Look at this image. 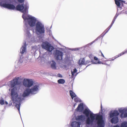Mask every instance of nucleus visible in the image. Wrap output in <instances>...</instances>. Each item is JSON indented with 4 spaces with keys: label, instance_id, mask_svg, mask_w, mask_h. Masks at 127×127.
<instances>
[{
    "label": "nucleus",
    "instance_id": "obj_6",
    "mask_svg": "<svg viewBox=\"0 0 127 127\" xmlns=\"http://www.w3.org/2000/svg\"><path fill=\"white\" fill-rule=\"evenodd\" d=\"M41 46L43 48L50 52H51L54 49L53 47L47 42H43Z\"/></svg>",
    "mask_w": 127,
    "mask_h": 127
},
{
    "label": "nucleus",
    "instance_id": "obj_29",
    "mask_svg": "<svg viewBox=\"0 0 127 127\" xmlns=\"http://www.w3.org/2000/svg\"><path fill=\"white\" fill-rule=\"evenodd\" d=\"M99 54L100 55H101V56H102L104 58H105V57H104V55H103V54L102 53V52H101V51H100L99 52Z\"/></svg>",
    "mask_w": 127,
    "mask_h": 127
},
{
    "label": "nucleus",
    "instance_id": "obj_10",
    "mask_svg": "<svg viewBox=\"0 0 127 127\" xmlns=\"http://www.w3.org/2000/svg\"><path fill=\"white\" fill-rule=\"evenodd\" d=\"M19 77L15 78L10 82L9 85L11 88L14 87L18 83Z\"/></svg>",
    "mask_w": 127,
    "mask_h": 127
},
{
    "label": "nucleus",
    "instance_id": "obj_9",
    "mask_svg": "<svg viewBox=\"0 0 127 127\" xmlns=\"http://www.w3.org/2000/svg\"><path fill=\"white\" fill-rule=\"evenodd\" d=\"M1 6L4 8L10 9L14 10L15 9V6L11 4L3 3L1 4Z\"/></svg>",
    "mask_w": 127,
    "mask_h": 127
},
{
    "label": "nucleus",
    "instance_id": "obj_28",
    "mask_svg": "<svg viewBox=\"0 0 127 127\" xmlns=\"http://www.w3.org/2000/svg\"><path fill=\"white\" fill-rule=\"evenodd\" d=\"M77 71V70L76 68H74L73 69V71H71V74L72 75H73Z\"/></svg>",
    "mask_w": 127,
    "mask_h": 127
},
{
    "label": "nucleus",
    "instance_id": "obj_11",
    "mask_svg": "<svg viewBox=\"0 0 127 127\" xmlns=\"http://www.w3.org/2000/svg\"><path fill=\"white\" fill-rule=\"evenodd\" d=\"M115 4L117 5L118 8H121L123 6V3L125 2L121 0H114Z\"/></svg>",
    "mask_w": 127,
    "mask_h": 127
},
{
    "label": "nucleus",
    "instance_id": "obj_23",
    "mask_svg": "<svg viewBox=\"0 0 127 127\" xmlns=\"http://www.w3.org/2000/svg\"><path fill=\"white\" fill-rule=\"evenodd\" d=\"M94 60L95 61H96L94 63L95 64H103L102 63V62H100L99 61V60H98V58L96 57H94Z\"/></svg>",
    "mask_w": 127,
    "mask_h": 127
},
{
    "label": "nucleus",
    "instance_id": "obj_2",
    "mask_svg": "<svg viewBox=\"0 0 127 127\" xmlns=\"http://www.w3.org/2000/svg\"><path fill=\"white\" fill-rule=\"evenodd\" d=\"M22 17L24 20H28V24L31 27H33L35 25L36 32L40 34L44 33H45V28L44 25L39 22H37L35 24L36 20L34 17L29 15L26 16L24 15H23Z\"/></svg>",
    "mask_w": 127,
    "mask_h": 127
},
{
    "label": "nucleus",
    "instance_id": "obj_22",
    "mask_svg": "<svg viewBox=\"0 0 127 127\" xmlns=\"http://www.w3.org/2000/svg\"><path fill=\"white\" fill-rule=\"evenodd\" d=\"M69 93L72 99H73L74 97H76V95L71 90H70L69 91Z\"/></svg>",
    "mask_w": 127,
    "mask_h": 127
},
{
    "label": "nucleus",
    "instance_id": "obj_21",
    "mask_svg": "<svg viewBox=\"0 0 127 127\" xmlns=\"http://www.w3.org/2000/svg\"><path fill=\"white\" fill-rule=\"evenodd\" d=\"M78 64L79 65L82 64H85V63L84 58H81L78 61Z\"/></svg>",
    "mask_w": 127,
    "mask_h": 127
},
{
    "label": "nucleus",
    "instance_id": "obj_35",
    "mask_svg": "<svg viewBox=\"0 0 127 127\" xmlns=\"http://www.w3.org/2000/svg\"><path fill=\"white\" fill-rule=\"evenodd\" d=\"M5 103L7 105V104H8V103L7 101H5Z\"/></svg>",
    "mask_w": 127,
    "mask_h": 127
},
{
    "label": "nucleus",
    "instance_id": "obj_15",
    "mask_svg": "<svg viewBox=\"0 0 127 127\" xmlns=\"http://www.w3.org/2000/svg\"><path fill=\"white\" fill-rule=\"evenodd\" d=\"M81 124L80 122H74L72 123L71 126L72 127H80Z\"/></svg>",
    "mask_w": 127,
    "mask_h": 127
},
{
    "label": "nucleus",
    "instance_id": "obj_14",
    "mask_svg": "<svg viewBox=\"0 0 127 127\" xmlns=\"http://www.w3.org/2000/svg\"><path fill=\"white\" fill-rule=\"evenodd\" d=\"M119 113L117 110H115L113 112L110 113L109 115L110 118H111L114 116H116L119 115Z\"/></svg>",
    "mask_w": 127,
    "mask_h": 127
},
{
    "label": "nucleus",
    "instance_id": "obj_30",
    "mask_svg": "<svg viewBox=\"0 0 127 127\" xmlns=\"http://www.w3.org/2000/svg\"><path fill=\"white\" fill-rule=\"evenodd\" d=\"M74 101L76 102H77L79 101V99L77 97H76L74 98Z\"/></svg>",
    "mask_w": 127,
    "mask_h": 127
},
{
    "label": "nucleus",
    "instance_id": "obj_13",
    "mask_svg": "<svg viewBox=\"0 0 127 127\" xmlns=\"http://www.w3.org/2000/svg\"><path fill=\"white\" fill-rule=\"evenodd\" d=\"M119 111L120 113H121L120 115L121 118H125L127 117V113L125 112V110L119 109Z\"/></svg>",
    "mask_w": 127,
    "mask_h": 127
},
{
    "label": "nucleus",
    "instance_id": "obj_8",
    "mask_svg": "<svg viewBox=\"0 0 127 127\" xmlns=\"http://www.w3.org/2000/svg\"><path fill=\"white\" fill-rule=\"evenodd\" d=\"M33 81L31 80L28 79H24L23 84L26 87H30L33 85Z\"/></svg>",
    "mask_w": 127,
    "mask_h": 127
},
{
    "label": "nucleus",
    "instance_id": "obj_31",
    "mask_svg": "<svg viewBox=\"0 0 127 127\" xmlns=\"http://www.w3.org/2000/svg\"><path fill=\"white\" fill-rule=\"evenodd\" d=\"M91 63V62L90 61H89V60L85 62V64H88L89 63Z\"/></svg>",
    "mask_w": 127,
    "mask_h": 127
},
{
    "label": "nucleus",
    "instance_id": "obj_33",
    "mask_svg": "<svg viewBox=\"0 0 127 127\" xmlns=\"http://www.w3.org/2000/svg\"><path fill=\"white\" fill-rule=\"evenodd\" d=\"M93 55L91 54H90L89 55V57L91 59H92L93 58Z\"/></svg>",
    "mask_w": 127,
    "mask_h": 127
},
{
    "label": "nucleus",
    "instance_id": "obj_27",
    "mask_svg": "<svg viewBox=\"0 0 127 127\" xmlns=\"http://www.w3.org/2000/svg\"><path fill=\"white\" fill-rule=\"evenodd\" d=\"M4 99H2L0 100V104L1 105H3L4 104Z\"/></svg>",
    "mask_w": 127,
    "mask_h": 127
},
{
    "label": "nucleus",
    "instance_id": "obj_19",
    "mask_svg": "<svg viewBox=\"0 0 127 127\" xmlns=\"http://www.w3.org/2000/svg\"><path fill=\"white\" fill-rule=\"evenodd\" d=\"M83 109V105L81 103H80L78 106L77 108L76 109V110L77 111H81Z\"/></svg>",
    "mask_w": 127,
    "mask_h": 127
},
{
    "label": "nucleus",
    "instance_id": "obj_34",
    "mask_svg": "<svg viewBox=\"0 0 127 127\" xmlns=\"http://www.w3.org/2000/svg\"><path fill=\"white\" fill-rule=\"evenodd\" d=\"M114 127H119V126L117 125L114 126Z\"/></svg>",
    "mask_w": 127,
    "mask_h": 127
},
{
    "label": "nucleus",
    "instance_id": "obj_32",
    "mask_svg": "<svg viewBox=\"0 0 127 127\" xmlns=\"http://www.w3.org/2000/svg\"><path fill=\"white\" fill-rule=\"evenodd\" d=\"M20 3H22L24 2V0H17Z\"/></svg>",
    "mask_w": 127,
    "mask_h": 127
},
{
    "label": "nucleus",
    "instance_id": "obj_7",
    "mask_svg": "<svg viewBox=\"0 0 127 127\" xmlns=\"http://www.w3.org/2000/svg\"><path fill=\"white\" fill-rule=\"evenodd\" d=\"M63 55V54L62 52L58 50H57L55 56L57 60H61L62 59Z\"/></svg>",
    "mask_w": 127,
    "mask_h": 127
},
{
    "label": "nucleus",
    "instance_id": "obj_4",
    "mask_svg": "<svg viewBox=\"0 0 127 127\" xmlns=\"http://www.w3.org/2000/svg\"><path fill=\"white\" fill-rule=\"evenodd\" d=\"M39 87V85H34L31 89L28 88L26 89L24 91L22 95V96L25 97L28 96L30 93L31 94L36 93L38 90Z\"/></svg>",
    "mask_w": 127,
    "mask_h": 127
},
{
    "label": "nucleus",
    "instance_id": "obj_16",
    "mask_svg": "<svg viewBox=\"0 0 127 127\" xmlns=\"http://www.w3.org/2000/svg\"><path fill=\"white\" fill-rule=\"evenodd\" d=\"M119 121V119L118 117L113 118L111 120V122L112 123L116 124Z\"/></svg>",
    "mask_w": 127,
    "mask_h": 127
},
{
    "label": "nucleus",
    "instance_id": "obj_5",
    "mask_svg": "<svg viewBox=\"0 0 127 127\" xmlns=\"http://www.w3.org/2000/svg\"><path fill=\"white\" fill-rule=\"evenodd\" d=\"M17 10L21 11L23 13H26L29 8V6L27 4L25 5L24 6L23 4H19L17 5L16 7Z\"/></svg>",
    "mask_w": 127,
    "mask_h": 127
},
{
    "label": "nucleus",
    "instance_id": "obj_18",
    "mask_svg": "<svg viewBox=\"0 0 127 127\" xmlns=\"http://www.w3.org/2000/svg\"><path fill=\"white\" fill-rule=\"evenodd\" d=\"M50 62L51 64V68L53 69H56V63L53 60L51 61Z\"/></svg>",
    "mask_w": 127,
    "mask_h": 127
},
{
    "label": "nucleus",
    "instance_id": "obj_37",
    "mask_svg": "<svg viewBox=\"0 0 127 127\" xmlns=\"http://www.w3.org/2000/svg\"><path fill=\"white\" fill-rule=\"evenodd\" d=\"M101 109H102V106H101Z\"/></svg>",
    "mask_w": 127,
    "mask_h": 127
},
{
    "label": "nucleus",
    "instance_id": "obj_36",
    "mask_svg": "<svg viewBox=\"0 0 127 127\" xmlns=\"http://www.w3.org/2000/svg\"><path fill=\"white\" fill-rule=\"evenodd\" d=\"M60 75H61V76H59V77H62V75L60 74Z\"/></svg>",
    "mask_w": 127,
    "mask_h": 127
},
{
    "label": "nucleus",
    "instance_id": "obj_17",
    "mask_svg": "<svg viewBox=\"0 0 127 127\" xmlns=\"http://www.w3.org/2000/svg\"><path fill=\"white\" fill-rule=\"evenodd\" d=\"M127 53V50L123 52H122L120 54H119L118 55L116 56H114L113 58H114V59H112L111 60L113 61L114 59H116V58H118V57L123 55L126 54Z\"/></svg>",
    "mask_w": 127,
    "mask_h": 127
},
{
    "label": "nucleus",
    "instance_id": "obj_1",
    "mask_svg": "<svg viewBox=\"0 0 127 127\" xmlns=\"http://www.w3.org/2000/svg\"><path fill=\"white\" fill-rule=\"evenodd\" d=\"M83 113L88 117L86 120V123L88 125L92 124L95 119L97 121V124L99 127H104V122L103 120V116L98 114H94L88 109H85L83 112Z\"/></svg>",
    "mask_w": 127,
    "mask_h": 127
},
{
    "label": "nucleus",
    "instance_id": "obj_3",
    "mask_svg": "<svg viewBox=\"0 0 127 127\" xmlns=\"http://www.w3.org/2000/svg\"><path fill=\"white\" fill-rule=\"evenodd\" d=\"M17 89L16 87H14L12 89L11 93V99L14 103H17L16 104L15 106L17 108L19 112H20V107L21 99V98L18 97L17 92Z\"/></svg>",
    "mask_w": 127,
    "mask_h": 127
},
{
    "label": "nucleus",
    "instance_id": "obj_20",
    "mask_svg": "<svg viewBox=\"0 0 127 127\" xmlns=\"http://www.w3.org/2000/svg\"><path fill=\"white\" fill-rule=\"evenodd\" d=\"M84 116L82 115L77 116L76 117V119L77 121H82L84 120Z\"/></svg>",
    "mask_w": 127,
    "mask_h": 127
},
{
    "label": "nucleus",
    "instance_id": "obj_38",
    "mask_svg": "<svg viewBox=\"0 0 127 127\" xmlns=\"http://www.w3.org/2000/svg\"><path fill=\"white\" fill-rule=\"evenodd\" d=\"M91 62H93V61L92 60V61H91Z\"/></svg>",
    "mask_w": 127,
    "mask_h": 127
},
{
    "label": "nucleus",
    "instance_id": "obj_12",
    "mask_svg": "<svg viewBox=\"0 0 127 127\" xmlns=\"http://www.w3.org/2000/svg\"><path fill=\"white\" fill-rule=\"evenodd\" d=\"M118 15H117L116 14L115 16L114 17V19L112 22L111 24L110 25V26L104 31V32L103 33H104V34H105L106 33H107L109 31V30L110 29L111 27L112 26V25L114 23L115 20L116 19L117 17L118 16Z\"/></svg>",
    "mask_w": 127,
    "mask_h": 127
},
{
    "label": "nucleus",
    "instance_id": "obj_39",
    "mask_svg": "<svg viewBox=\"0 0 127 127\" xmlns=\"http://www.w3.org/2000/svg\"><path fill=\"white\" fill-rule=\"evenodd\" d=\"M74 105V106H75V105Z\"/></svg>",
    "mask_w": 127,
    "mask_h": 127
},
{
    "label": "nucleus",
    "instance_id": "obj_25",
    "mask_svg": "<svg viewBox=\"0 0 127 127\" xmlns=\"http://www.w3.org/2000/svg\"><path fill=\"white\" fill-rule=\"evenodd\" d=\"M65 82L64 80L63 79H60L58 80V82L60 84H63Z\"/></svg>",
    "mask_w": 127,
    "mask_h": 127
},
{
    "label": "nucleus",
    "instance_id": "obj_26",
    "mask_svg": "<svg viewBox=\"0 0 127 127\" xmlns=\"http://www.w3.org/2000/svg\"><path fill=\"white\" fill-rule=\"evenodd\" d=\"M121 127H127V122H123L121 125Z\"/></svg>",
    "mask_w": 127,
    "mask_h": 127
},
{
    "label": "nucleus",
    "instance_id": "obj_24",
    "mask_svg": "<svg viewBox=\"0 0 127 127\" xmlns=\"http://www.w3.org/2000/svg\"><path fill=\"white\" fill-rule=\"evenodd\" d=\"M26 45L24 46H22L20 49L21 53L22 54L24 53L26 51Z\"/></svg>",
    "mask_w": 127,
    "mask_h": 127
}]
</instances>
